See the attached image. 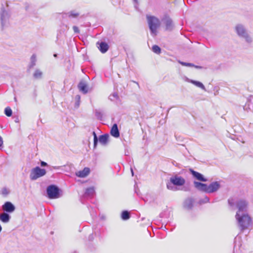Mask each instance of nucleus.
<instances>
[{"label": "nucleus", "mask_w": 253, "mask_h": 253, "mask_svg": "<svg viewBox=\"0 0 253 253\" xmlns=\"http://www.w3.org/2000/svg\"><path fill=\"white\" fill-rule=\"evenodd\" d=\"M90 172V169L88 168H84L82 170H80L76 173V175L79 177H85Z\"/></svg>", "instance_id": "nucleus-15"}, {"label": "nucleus", "mask_w": 253, "mask_h": 253, "mask_svg": "<svg viewBox=\"0 0 253 253\" xmlns=\"http://www.w3.org/2000/svg\"><path fill=\"white\" fill-rule=\"evenodd\" d=\"M110 99L113 100H114L115 99H118V96L117 93H114L112 95H110Z\"/></svg>", "instance_id": "nucleus-33"}, {"label": "nucleus", "mask_w": 253, "mask_h": 253, "mask_svg": "<svg viewBox=\"0 0 253 253\" xmlns=\"http://www.w3.org/2000/svg\"><path fill=\"white\" fill-rule=\"evenodd\" d=\"M235 30L238 36L240 38L244 39L247 42H252L253 39L248 34L244 25L241 24H238L236 25Z\"/></svg>", "instance_id": "nucleus-5"}, {"label": "nucleus", "mask_w": 253, "mask_h": 253, "mask_svg": "<svg viewBox=\"0 0 253 253\" xmlns=\"http://www.w3.org/2000/svg\"><path fill=\"white\" fill-rule=\"evenodd\" d=\"M190 170L193 177L197 180L203 182H206L207 181V179L206 178H205L203 175H202L200 173L194 171L192 169H190Z\"/></svg>", "instance_id": "nucleus-12"}, {"label": "nucleus", "mask_w": 253, "mask_h": 253, "mask_svg": "<svg viewBox=\"0 0 253 253\" xmlns=\"http://www.w3.org/2000/svg\"><path fill=\"white\" fill-rule=\"evenodd\" d=\"M228 204L231 208L234 210L236 207L238 209L237 213H247L248 203L244 200H238L231 198L228 200Z\"/></svg>", "instance_id": "nucleus-2"}, {"label": "nucleus", "mask_w": 253, "mask_h": 253, "mask_svg": "<svg viewBox=\"0 0 253 253\" xmlns=\"http://www.w3.org/2000/svg\"><path fill=\"white\" fill-rule=\"evenodd\" d=\"M98 48L102 53H105L108 50L109 46L106 43L104 42H101L99 44V46Z\"/></svg>", "instance_id": "nucleus-19"}, {"label": "nucleus", "mask_w": 253, "mask_h": 253, "mask_svg": "<svg viewBox=\"0 0 253 253\" xmlns=\"http://www.w3.org/2000/svg\"><path fill=\"white\" fill-rule=\"evenodd\" d=\"M194 201L191 198L186 199L184 203V207L187 209H190L193 207Z\"/></svg>", "instance_id": "nucleus-18"}, {"label": "nucleus", "mask_w": 253, "mask_h": 253, "mask_svg": "<svg viewBox=\"0 0 253 253\" xmlns=\"http://www.w3.org/2000/svg\"><path fill=\"white\" fill-rule=\"evenodd\" d=\"M209 201H210V199L208 197L206 196L204 198H203V199L200 200L199 201V203L200 204H202L208 203V202H209Z\"/></svg>", "instance_id": "nucleus-30"}, {"label": "nucleus", "mask_w": 253, "mask_h": 253, "mask_svg": "<svg viewBox=\"0 0 253 253\" xmlns=\"http://www.w3.org/2000/svg\"><path fill=\"white\" fill-rule=\"evenodd\" d=\"M14 101H15V102H16V101H17V99H16V97H14Z\"/></svg>", "instance_id": "nucleus-43"}, {"label": "nucleus", "mask_w": 253, "mask_h": 253, "mask_svg": "<svg viewBox=\"0 0 253 253\" xmlns=\"http://www.w3.org/2000/svg\"><path fill=\"white\" fill-rule=\"evenodd\" d=\"M76 253V252H75V253Z\"/></svg>", "instance_id": "nucleus-46"}, {"label": "nucleus", "mask_w": 253, "mask_h": 253, "mask_svg": "<svg viewBox=\"0 0 253 253\" xmlns=\"http://www.w3.org/2000/svg\"><path fill=\"white\" fill-rule=\"evenodd\" d=\"M31 61L29 65V68H33L36 65V56L35 54H33L31 57Z\"/></svg>", "instance_id": "nucleus-24"}, {"label": "nucleus", "mask_w": 253, "mask_h": 253, "mask_svg": "<svg viewBox=\"0 0 253 253\" xmlns=\"http://www.w3.org/2000/svg\"><path fill=\"white\" fill-rule=\"evenodd\" d=\"M110 133L112 136H114L115 138H118L120 136V132L118 128V126L116 124H115L112 126Z\"/></svg>", "instance_id": "nucleus-16"}, {"label": "nucleus", "mask_w": 253, "mask_h": 253, "mask_svg": "<svg viewBox=\"0 0 253 253\" xmlns=\"http://www.w3.org/2000/svg\"><path fill=\"white\" fill-rule=\"evenodd\" d=\"M54 57H56V56H57V54H54Z\"/></svg>", "instance_id": "nucleus-44"}, {"label": "nucleus", "mask_w": 253, "mask_h": 253, "mask_svg": "<svg viewBox=\"0 0 253 253\" xmlns=\"http://www.w3.org/2000/svg\"><path fill=\"white\" fill-rule=\"evenodd\" d=\"M80 98H81V97L79 95H77L75 97V99L77 101H80Z\"/></svg>", "instance_id": "nucleus-36"}, {"label": "nucleus", "mask_w": 253, "mask_h": 253, "mask_svg": "<svg viewBox=\"0 0 253 253\" xmlns=\"http://www.w3.org/2000/svg\"><path fill=\"white\" fill-rule=\"evenodd\" d=\"M42 72L39 69H36L33 74V77L36 79L42 78Z\"/></svg>", "instance_id": "nucleus-22"}, {"label": "nucleus", "mask_w": 253, "mask_h": 253, "mask_svg": "<svg viewBox=\"0 0 253 253\" xmlns=\"http://www.w3.org/2000/svg\"><path fill=\"white\" fill-rule=\"evenodd\" d=\"M194 185L195 187L198 190L207 193L208 185L206 184L194 181Z\"/></svg>", "instance_id": "nucleus-13"}, {"label": "nucleus", "mask_w": 253, "mask_h": 253, "mask_svg": "<svg viewBox=\"0 0 253 253\" xmlns=\"http://www.w3.org/2000/svg\"><path fill=\"white\" fill-rule=\"evenodd\" d=\"M238 239H239V238H237V237H236V238H235V247H236V246H237V240H238Z\"/></svg>", "instance_id": "nucleus-38"}, {"label": "nucleus", "mask_w": 253, "mask_h": 253, "mask_svg": "<svg viewBox=\"0 0 253 253\" xmlns=\"http://www.w3.org/2000/svg\"><path fill=\"white\" fill-rule=\"evenodd\" d=\"M163 23L166 26V30L168 31L171 30L173 28V24L172 23V20L168 16H165L162 20Z\"/></svg>", "instance_id": "nucleus-9"}, {"label": "nucleus", "mask_w": 253, "mask_h": 253, "mask_svg": "<svg viewBox=\"0 0 253 253\" xmlns=\"http://www.w3.org/2000/svg\"><path fill=\"white\" fill-rule=\"evenodd\" d=\"M41 166L42 167H45L47 166V164L43 161H42L41 163Z\"/></svg>", "instance_id": "nucleus-35"}, {"label": "nucleus", "mask_w": 253, "mask_h": 253, "mask_svg": "<svg viewBox=\"0 0 253 253\" xmlns=\"http://www.w3.org/2000/svg\"><path fill=\"white\" fill-rule=\"evenodd\" d=\"M3 144L2 138L1 136H0V147L2 146Z\"/></svg>", "instance_id": "nucleus-37"}, {"label": "nucleus", "mask_w": 253, "mask_h": 253, "mask_svg": "<svg viewBox=\"0 0 253 253\" xmlns=\"http://www.w3.org/2000/svg\"><path fill=\"white\" fill-rule=\"evenodd\" d=\"M179 62L180 63V64L181 65L184 66L195 67V68H198V69H201L202 68L200 66H195L194 64H193L192 63H186V62H181V61H179Z\"/></svg>", "instance_id": "nucleus-25"}, {"label": "nucleus", "mask_w": 253, "mask_h": 253, "mask_svg": "<svg viewBox=\"0 0 253 253\" xmlns=\"http://www.w3.org/2000/svg\"><path fill=\"white\" fill-rule=\"evenodd\" d=\"M46 193L48 198L50 199H57L60 197L59 189L54 185H49L47 187Z\"/></svg>", "instance_id": "nucleus-7"}, {"label": "nucleus", "mask_w": 253, "mask_h": 253, "mask_svg": "<svg viewBox=\"0 0 253 253\" xmlns=\"http://www.w3.org/2000/svg\"><path fill=\"white\" fill-rule=\"evenodd\" d=\"M95 192L94 189L93 187H89L86 189L85 192V196H92Z\"/></svg>", "instance_id": "nucleus-23"}, {"label": "nucleus", "mask_w": 253, "mask_h": 253, "mask_svg": "<svg viewBox=\"0 0 253 253\" xmlns=\"http://www.w3.org/2000/svg\"><path fill=\"white\" fill-rule=\"evenodd\" d=\"M53 168L54 169H56V167H54Z\"/></svg>", "instance_id": "nucleus-45"}, {"label": "nucleus", "mask_w": 253, "mask_h": 253, "mask_svg": "<svg viewBox=\"0 0 253 253\" xmlns=\"http://www.w3.org/2000/svg\"><path fill=\"white\" fill-rule=\"evenodd\" d=\"M185 183V179L178 175H174L171 177L167 182V188L168 189L176 191L179 190L178 187L182 186Z\"/></svg>", "instance_id": "nucleus-1"}, {"label": "nucleus", "mask_w": 253, "mask_h": 253, "mask_svg": "<svg viewBox=\"0 0 253 253\" xmlns=\"http://www.w3.org/2000/svg\"><path fill=\"white\" fill-rule=\"evenodd\" d=\"M1 193L3 196H6L9 193V191L6 188H3L1 190Z\"/></svg>", "instance_id": "nucleus-31"}, {"label": "nucleus", "mask_w": 253, "mask_h": 253, "mask_svg": "<svg viewBox=\"0 0 253 253\" xmlns=\"http://www.w3.org/2000/svg\"><path fill=\"white\" fill-rule=\"evenodd\" d=\"M2 230V227L1 226V225H0V232Z\"/></svg>", "instance_id": "nucleus-41"}, {"label": "nucleus", "mask_w": 253, "mask_h": 253, "mask_svg": "<svg viewBox=\"0 0 253 253\" xmlns=\"http://www.w3.org/2000/svg\"><path fill=\"white\" fill-rule=\"evenodd\" d=\"M79 101H77V102L76 103V104L78 107L79 106Z\"/></svg>", "instance_id": "nucleus-39"}, {"label": "nucleus", "mask_w": 253, "mask_h": 253, "mask_svg": "<svg viewBox=\"0 0 253 253\" xmlns=\"http://www.w3.org/2000/svg\"><path fill=\"white\" fill-rule=\"evenodd\" d=\"M184 80L186 82L191 83L196 86L204 90H206L204 85L200 82L191 80L187 77H185Z\"/></svg>", "instance_id": "nucleus-11"}, {"label": "nucleus", "mask_w": 253, "mask_h": 253, "mask_svg": "<svg viewBox=\"0 0 253 253\" xmlns=\"http://www.w3.org/2000/svg\"><path fill=\"white\" fill-rule=\"evenodd\" d=\"M66 15L69 17H76L79 15V13L75 11H72L68 12Z\"/></svg>", "instance_id": "nucleus-27"}, {"label": "nucleus", "mask_w": 253, "mask_h": 253, "mask_svg": "<svg viewBox=\"0 0 253 253\" xmlns=\"http://www.w3.org/2000/svg\"><path fill=\"white\" fill-rule=\"evenodd\" d=\"M152 51L157 54H159L161 52V48L158 45H155L152 47Z\"/></svg>", "instance_id": "nucleus-28"}, {"label": "nucleus", "mask_w": 253, "mask_h": 253, "mask_svg": "<svg viewBox=\"0 0 253 253\" xmlns=\"http://www.w3.org/2000/svg\"><path fill=\"white\" fill-rule=\"evenodd\" d=\"M3 210L8 212H12L15 210V207L14 205L9 202H6L2 206Z\"/></svg>", "instance_id": "nucleus-14"}, {"label": "nucleus", "mask_w": 253, "mask_h": 253, "mask_svg": "<svg viewBox=\"0 0 253 253\" xmlns=\"http://www.w3.org/2000/svg\"><path fill=\"white\" fill-rule=\"evenodd\" d=\"M0 220L4 223H7L10 220V216L6 213H1L0 214Z\"/></svg>", "instance_id": "nucleus-20"}, {"label": "nucleus", "mask_w": 253, "mask_h": 253, "mask_svg": "<svg viewBox=\"0 0 253 253\" xmlns=\"http://www.w3.org/2000/svg\"><path fill=\"white\" fill-rule=\"evenodd\" d=\"M135 3H137V0H133Z\"/></svg>", "instance_id": "nucleus-42"}, {"label": "nucleus", "mask_w": 253, "mask_h": 253, "mask_svg": "<svg viewBox=\"0 0 253 253\" xmlns=\"http://www.w3.org/2000/svg\"><path fill=\"white\" fill-rule=\"evenodd\" d=\"M146 18L151 34L153 37H155L157 34L158 28L160 26V21L154 16L147 15Z\"/></svg>", "instance_id": "nucleus-4"}, {"label": "nucleus", "mask_w": 253, "mask_h": 253, "mask_svg": "<svg viewBox=\"0 0 253 253\" xmlns=\"http://www.w3.org/2000/svg\"><path fill=\"white\" fill-rule=\"evenodd\" d=\"M73 30L75 33H79V30L77 26H73Z\"/></svg>", "instance_id": "nucleus-34"}, {"label": "nucleus", "mask_w": 253, "mask_h": 253, "mask_svg": "<svg viewBox=\"0 0 253 253\" xmlns=\"http://www.w3.org/2000/svg\"><path fill=\"white\" fill-rule=\"evenodd\" d=\"M235 218L241 231L247 229L252 224V218L248 213H236Z\"/></svg>", "instance_id": "nucleus-3"}, {"label": "nucleus", "mask_w": 253, "mask_h": 253, "mask_svg": "<svg viewBox=\"0 0 253 253\" xmlns=\"http://www.w3.org/2000/svg\"><path fill=\"white\" fill-rule=\"evenodd\" d=\"M45 174L46 170L44 169H41L39 167H36L31 170L30 178L32 180H35L44 176Z\"/></svg>", "instance_id": "nucleus-6"}, {"label": "nucleus", "mask_w": 253, "mask_h": 253, "mask_svg": "<svg viewBox=\"0 0 253 253\" xmlns=\"http://www.w3.org/2000/svg\"><path fill=\"white\" fill-rule=\"evenodd\" d=\"M131 171L132 175H133V170L132 169H131Z\"/></svg>", "instance_id": "nucleus-40"}, {"label": "nucleus", "mask_w": 253, "mask_h": 253, "mask_svg": "<svg viewBox=\"0 0 253 253\" xmlns=\"http://www.w3.org/2000/svg\"><path fill=\"white\" fill-rule=\"evenodd\" d=\"M109 135L108 134L101 135L99 137V141L100 143L105 145L108 140Z\"/></svg>", "instance_id": "nucleus-21"}, {"label": "nucleus", "mask_w": 253, "mask_h": 253, "mask_svg": "<svg viewBox=\"0 0 253 253\" xmlns=\"http://www.w3.org/2000/svg\"><path fill=\"white\" fill-rule=\"evenodd\" d=\"M12 110L10 107H7L5 108L4 110V113L7 116L10 117L12 115Z\"/></svg>", "instance_id": "nucleus-29"}, {"label": "nucleus", "mask_w": 253, "mask_h": 253, "mask_svg": "<svg viewBox=\"0 0 253 253\" xmlns=\"http://www.w3.org/2000/svg\"><path fill=\"white\" fill-rule=\"evenodd\" d=\"M121 217L123 220L128 219L130 217L129 212L127 211H123Z\"/></svg>", "instance_id": "nucleus-26"}, {"label": "nucleus", "mask_w": 253, "mask_h": 253, "mask_svg": "<svg viewBox=\"0 0 253 253\" xmlns=\"http://www.w3.org/2000/svg\"><path fill=\"white\" fill-rule=\"evenodd\" d=\"M78 88L80 91L84 94L88 92V88L86 84L84 82H81L78 84Z\"/></svg>", "instance_id": "nucleus-17"}, {"label": "nucleus", "mask_w": 253, "mask_h": 253, "mask_svg": "<svg viewBox=\"0 0 253 253\" xmlns=\"http://www.w3.org/2000/svg\"><path fill=\"white\" fill-rule=\"evenodd\" d=\"M92 133L94 137V147H95L97 143L98 139L95 132L93 131Z\"/></svg>", "instance_id": "nucleus-32"}, {"label": "nucleus", "mask_w": 253, "mask_h": 253, "mask_svg": "<svg viewBox=\"0 0 253 253\" xmlns=\"http://www.w3.org/2000/svg\"><path fill=\"white\" fill-rule=\"evenodd\" d=\"M207 193H211L217 191L220 187V183L218 181L211 182L207 187Z\"/></svg>", "instance_id": "nucleus-8"}, {"label": "nucleus", "mask_w": 253, "mask_h": 253, "mask_svg": "<svg viewBox=\"0 0 253 253\" xmlns=\"http://www.w3.org/2000/svg\"><path fill=\"white\" fill-rule=\"evenodd\" d=\"M10 17V14L8 11L2 9L1 13V21L2 26H6Z\"/></svg>", "instance_id": "nucleus-10"}]
</instances>
